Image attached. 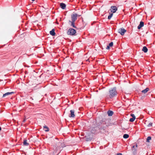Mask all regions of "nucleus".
Instances as JSON below:
<instances>
[{"label":"nucleus","instance_id":"1","mask_svg":"<svg viewBox=\"0 0 155 155\" xmlns=\"http://www.w3.org/2000/svg\"><path fill=\"white\" fill-rule=\"evenodd\" d=\"M117 94V92L116 87L111 88L109 90V93L107 98H108L112 99L116 97Z\"/></svg>","mask_w":155,"mask_h":155},{"label":"nucleus","instance_id":"2","mask_svg":"<svg viewBox=\"0 0 155 155\" xmlns=\"http://www.w3.org/2000/svg\"><path fill=\"white\" fill-rule=\"evenodd\" d=\"M76 32V31L75 30L72 28H69V29L68 31L67 32V33L68 35H74Z\"/></svg>","mask_w":155,"mask_h":155},{"label":"nucleus","instance_id":"3","mask_svg":"<svg viewBox=\"0 0 155 155\" xmlns=\"http://www.w3.org/2000/svg\"><path fill=\"white\" fill-rule=\"evenodd\" d=\"M127 31L123 28L119 29L118 30V32L120 33L121 35H124L125 33Z\"/></svg>","mask_w":155,"mask_h":155},{"label":"nucleus","instance_id":"4","mask_svg":"<svg viewBox=\"0 0 155 155\" xmlns=\"http://www.w3.org/2000/svg\"><path fill=\"white\" fill-rule=\"evenodd\" d=\"M60 148V147H55L53 148L54 151H52L53 154V155H57L59 153L57 154V152L58 150V149L59 148Z\"/></svg>","mask_w":155,"mask_h":155},{"label":"nucleus","instance_id":"5","mask_svg":"<svg viewBox=\"0 0 155 155\" xmlns=\"http://www.w3.org/2000/svg\"><path fill=\"white\" fill-rule=\"evenodd\" d=\"M78 15L77 14H74L71 15V21H75L77 19Z\"/></svg>","mask_w":155,"mask_h":155},{"label":"nucleus","instance_id":"6","mask_svg":"<svg viewBox=\"0 0 155 155\" xmlns=\"http://www.w3.org/2000/svg\"><path fill=\"white\" fill-rule=\"evenodd\" d=\"M117 10V8L115 6H112L111 7V8L110 10L111 12L115 13Z\"/></svg>","mask_w":155,"mask_h":155},{"label":"nucleus","instance_id":"7","mask_svg":"<svg viewBox=\"0 0 155 155\" xmlns=\"http://www.w3.org/2000/svg\"><path fill=\"white\" fill-rule=\"evenodd\" d=\"M107 120L105 119H103L100 121V124L101 125H104L107 124Z\"/></svg>","mask_w":155,"mask_h":155},{"label":"nucleus","instance_id":"8","mask_svg":"<svg viewBox=\"0 0 155 155\" xmlns=\"http://www.w3.org/2000/svg\"><path fill=\"white\" fill-rule=\"evenodd\" d=\"M71 114L69 117H75L74 114V110H70Z\"/></svg>","mask_w":155,"mask_h":155},{"label":"nucleus","instance_id":"9","mask_svg":"<svg viewBox=\"0 0 155 155\" xmlns=\"http://www.w3.org/2000/svg\"><path fill=\"white\" fill-rule=\"evenodd\" d=\"M98 127L100 130H104L105 128L106 127L104 125L100 124V125H98Z\"/></svg>","mask_w":155,"mask_h":155},{"label":"nucleus","instance_id":"10","mask_svg":"<svg viewBox=\"0 0 155 155\" xmlns=\"http://www.w3.org/2000/svg\"><path fill=\"white\" fill-rule=\"evenodd\" d=\"M144 25V23L143 21H140V23L139 25L137 27V28L138 29H139L143 27Z\"/></svg>","mask_w":155,"mask_h":155},{"label":"nucleus","instance_id":"11","mask_svg":"<svg viewBox=\"0 0 155 155\" xmlns=\"http://www.w3.org/2000/svg\"><path fill=\"white\" fill-rule=\"evenodd\" d=\"M14 92H7L6 93H5V94H3V97H5V96H7V95H11V94H13L14 93Z\"/></svg>","mask_w":155,"mask_h":155},{"label":"nucleus","instance_id":"12","mask_svg":"<svg viewBox=\"0 0 155 155\" xmlns=\"http://www.w3.org/2000/svg\"><path fill=\"white\" fill-rule=\"evenodd\" d=\"M66 5L63 3H61L60 4V6L62 9H65L66 8Z\"/></svg>","mask_w":155,"mask_h":155},{"label":"nucleus","instance_id":"13","mask_svg":"<svg viewBox=\"0 0 155 155\" xmlns=\"http://www.w3.org/2000/svg\"><path fill=\"white\" fill-rule=\"evenodd\" d=\"M54 31H55L54 29H52L50 32V34L52 36H54L55 34V33Z\"/></svg>","mask_w":155,"mask_h":155},{"label":"nucleus","instance_id":"14","mask_svg":"<svg viewBox=\"0 0 155 155\" xmlns=\"http://www.w3.org/2000/svg\"><path fill=\"white\" fill-rule=\"evenodd\" d=\"M149 90V88L147 87L145 89L142 90L141 91V92L143 93H146Z\"/></svg>","mask_w":155,"mask_h":155},{"label":"nucleus","instance_id":"15","mask_svg":"<svg viewBox=\"0 0 155 155\" xmlns=\"http://www.w3.org/2000/svg\"><path fill=\"white\" fill-rule=\"evenodd\" d=\"M142 51H143L145 53L147 52L148 51V49L146 46H144L143 47V48L142 49Z\"/></svg>","mask_w":155,"mask_h":155},{"label":"nucleus","instance_id":"16","mask_svg":"<svg viewBox=\"0 0 155 155\" xmlns=\"http://www.w3.org/2000/svg\"><path fill=\"white\" fill-rule=\"evenodd\" d=\"M107 114L109 116H111L113 114V112L112 111L109 110L107 111Z\"/></svg>","mask_w":155,"mask_h":155},{"label":"nucleus","instance_id":"17","mask_svg":"<svg viewBox=\"0 0 155 155\" xmlns=\"http://www.w3.org/2000/svg\"><path fill=\"white\" fill-rule=\"evenodd\" d=\"M69 22L71 23V25L74 28H76V27L74 25V22L75 21H69Z\"/></svg>","mask_w":155,"mask_h":155},{"label":"nucleus","instance_id":"18","mask_svg":"<svg viewBox=\"0 0 155 155\" xmlns=\"http://www.w3.org/2000/svg\"><path fill=\"white\" fill-rule=\"evenodd\" d=\"M27 141L26 140H24L23 141V145L25 146H28L29 145V143H27Z\"/></svg>","mask_w":155,"mask_h":155},{"label":"nucleus","instance_id":"19","mask_svg":"<svg viewBox=\"0 0 155 155\" xmlns=\"http://www.w3.org/2000/svg\"><path fill=\"white\" fill-rule=\"evenodd\" d=\"M44 129H46V130H45L46 132H48L49 131V128H48L46 126H45L43 127Z\"/></svg>","mask_w":155,"mask_h":155},{"label":"nucleus","instance_id":"20","mask_svg":"<svg viewBox=\"0 0 155 155\" xmlns=\"http://www.w3.org/2000/svg\"><path fill=\"white\" fill-rule=\"evenodd\" d=\"M129 135L127 134H125L123 135V137L125 139H126L129 137Z\"/></svg>","mask_w":155,"mask_h":155},{"label":"nucleus","instance_id":"21","mask_svg":"<svg viewBox=\"0 0 155 155\" xmlns=\"http://www.w3.org/2000/svg\"><path fill=\"white\" fill-rule=\"evenodd\" d=\"M135 119V117H132V118H130L129 120V121L131 122H133Z\"/></svg>","mask_w":155,"mask_h":155},{"label":"nucleus","instance_id":"22","mask_svg":"<svg viewBox=\"0 0 155 155\" xmlns=\"http://www.w3.org/2000/svg\"><path fill=\"white\" fill-rule=\"evenodd\" d=\"M113 15V13H110V15L108 16V19H110L112 17Z\"/></svg>","mask_w":155,"mask_h":155},{"label":"nucleus","instance_id":"23","mask_svg":"<svg viewBox=\"0 0 155 155\" xmlns=\"http://www.w3.org/2000/svg\"><path fill=\"white\" fill-rule=\"evenodd\" d=\"M151 139V137L150 136L148 137L147 139V142H149V140Z\"/></svg>","mask_w":155,"mask_h":155},{"label":"nucleus","instance_id":"24","mask_svg":"<svg viewBox=\"0 0 155 155\" xmlns=\"http://www.w3.org/2000/svg\"><path fill=\"white\" fill-rule=\"evenodd\" d=\"M113 43L112 42H111L110 43H109V46L110 47H112L113 46Z\"/></svg>","mask_w":155,"mask_h":155},{"label":"nucleus","instance_id":"25","mask_svg":"<svg viewBox=\"0 0 155 155\" xmlns=\"http://www.w3.org/2000/svg\"><path fill=\"white\" fill-rule=\"evenodd\" d=\"M130 116L132 117H135V115L134 114H130Z\"/></svg>","mask_w":155,"mask_h":155},{"label":"nucleus","instance_id":"26","mask_svg":"<svg viewBox=\"0 0 155 155\" xmlns=\"http://www.w3.org/2000/svg\"><path fill=\"white\" fill-rule=\"evenodd\" d=\"M137 144H136V145H135H135H134V146H133L132 147V148H134L135 147H137Z\"/></svg>","mask_w":155,"mask_h":155},{"label":"nucleus","instance_id":"27","mask_svg":"<svg viewBox=\"0 0 155 155\" xmlns=\"http://www.w3.org/2000/svg\"><path fill=\"white\" fill-rule=\"evenodd\" d=\"M152 123H150L148 124V127L151 126H152Z\"/></svg>","mask_w":155,"mask_h":155},{"label":"nucleus","instance_id":"28","mask_svg":"<svg viewBox=\"0 0 155 155\" xmlns=\"http://www.w3.org/2000/svg\"><path fill=\"white\" fill-rule=\"evenodd\" d=\"M110 47L108 45H107V48H106V49H110Z\"/></svg>","mask_w":155,"mask_h":155},{"label":"nucleus","instance_id":"29","mask_svg":"<svg viewBox=\"0 0 155 155\" xmlns=\"http://www.w3.org/2000/svg\"><path fill=\"white\" fill-rule=\"evenodd\" d=\"M116 155H122V154L121 153H118Z\"/></svg>","mask_w":155,"mask_h":155},{"label":"nucleus","instance_id":"30","mask_svg":"<svg viewBox=\"0 0 155 155\" xmlns=\"http://www.w3.org/2000/svg\"><path fill=\"white\" fill-rule=\"evenodd\" d=\"M63 144H62V143H61V145H63Z\"/></svg>","mask_w":155,"mask_h":155},{"label":"nucleus","instance_id":"31","mask_svg":"<svg viewBox=\"0 0 155 155\" xmlns=\"http://www.w3.org/2000/svg\"><path fill=\"white\" fill-rule=\"evenodd\" d=\"M35 0H32V1H34Z\"/></svg>","mask_w":155,"mask_h":155}]
</instances>
